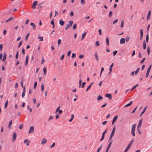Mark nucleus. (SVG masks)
<instances>
[{
	"mask_svg": "<svg viewBox=\"0 0 152 152\" xmlns=\"http://www.w3.org/2000/svg\"><path fill=\"white\" fill-rule=\"evenodd\" d=\"M69 24H66L65 28V30H67L69 28H71L73 23V21L72 20H71L69 22Z\"/></svg>",
	"mask_w": 152,
	"mask_h": 152,
	"instance_id": "obj_1",
	"label": "nucleus"
},
{
	"mask_svg": "<svg viewBox=\"0 0 152 152\" xmlns=\"http://www.w3.org/2000/svg\"><path fill=\"white\" fill-rule=\"evenodd\" d=\"M152 65H150V66L148 67L147 70V71L146 75V77H148L149 73L150 72V70H151V68Z\"/></svg>",
	"mask_w": 152,
	"mask_h": 152,
	"instance_id": "obj_2",
	"label": "nucleus"
},
{
	"mask_svg": "<svg viewBox=\"0 0 152 152\" xmlns=\"http://www.w3.org/2000/svg\"><path fill=\"white\" fill-rule=\"evenodd\" d=\"M17 134L15 132H14L12 137V141H15L16 139Z\"/></svg>",
	"mask_w": 152,
	"mask_h": 152,
	"instance_id": "obj_3",
	"label": "nucleus"
},
{
	"mask_svg": "<svg viewBox=\"0 0 152 152\" xmlns=\"http://www.w3.org/2000/svg\"><path fill=\"white\" fill-rule=\"evenodd\" d=\"M37 1H34L32 6V7L33 9H34L35 8L36 6L37 5Z\"/></svg>",
	"mask_w": 152,
	"mask_h": 152,
	"instance_id": "obj_4",
	"label": "nucleus"
},
{
	"mask_svg": "<svg viewBox=\"0 0 152 152\" xmlns=\"http://www.w3.org/2000/svg\"><path fill=\"white\" fill-rule=\"evenodd\" d=\"M143 35V30L142 29H140V40H141L142 39Z\"/></svg>",
	"mask_w": 152,
	"mask_h": 152,
	"instance_id": "obj_5",
	"label": "nucleus"
},
{
	"mask_svg": "<svg viewBox=\"0 0 152 152\" xmlns=\"http://www.w3.org/2000/svg\"><path fill=\"white\" fill-rule=\"evenodd\" d=\"M34 132V128L33 126H31L30 127L29 133H33Z\"/></svg>",
	"mask_w": 152,
	"mask_h": 152,
	"instance_id": "obj_6",
	"label": "nucleus"
},
{
	"mask_svg": "<svg viewBox=\"0 0 152 152\" xmlns=\"http://www.w3.org/2000/svg\"><path fill=\"white\" fill-rule=\"evenodd\" d=\"M105 96L106 97L108 98L110 100H111L112 98V96L110 94H105Z\"/></svg>",
	"mask_w": 152,
	"mask_h": 152,
	"instance_id": "obj_7",
	"label": "nucleus"
},
{
	"mask_svg": "<svg viewBox=\"0 0 152 152\" xmlns=\"http://www.w3.org/2000/svg\"><path fill=\"white\" fill-rule=\"evenodd\" d=\"M125 39L124 38H122L120 40V43L121 44H123L125 43Z\"/></svg>",
	"mask_w": 152,
	"mask_h": 152,
	"instance_id": "obj_8",
	"label": "nucleus"
},
{
	"mask_svg": "<svg viewBox=\"0 0 152 152\" xmlns=\"http://www.w3.org/2000/svg\"><path fill=\"white\" fill-rule=\"evenodd\" d=\"M143 49L145 50L146 48V43L145 41L144 40L143 41Z\"/></svg>",
	"mask_w": 152,
	"mask_h": 152,
	"instance_id": "obj_9",
	"label": "nucleus"
},
{
	"mask_svg": "<svg viewBox=\"0 0 152 152\" xmlns=\"http://www.w3.org/2000/svg\"><path fill=\"white\" fill-rule=\"evenodd\" d=\"M147 107H148V106H146L144 108L143 110L141 113V114H140V117H141V116L145 112V111H146V109H147Z\"/></svg>",
	"mask_w": 152,
	"mask_h": 152,
	"instance_id": "obj_10",
	"label": "nucleus"
},
{
	"mask_svg": "<svg viewBox=\"0 0 152 152\" xmlns=\"http://www.w3.org/2000/svg\"><path fill=\"white\" fill-rule=\"evenodd\" d=\"M151 10H150L149 11L148 13V15H147V20H148L150 17V16L151 15Z\"/></svg>",
	"mask_w": 152,
	"mask_h": 152,
	"instance_id": "obj_11",
	"label": "nucleus"
},
{
	"mask_svg": "<svg viewBox=\"0 0 152 152\" xmlns=\"http://www.w3.org/2000/svg\"><path fill=\"white\" fill-rule=\"evenodd\" d=\"M23 143L24 144L26 143V145L27 146H28L29 145L30 142H29L28 140L27 139H25Z\"/></svg>",
	"mask_w": 152,
	"mask_h": 152,
	"instance_id": "obj_12",
	"label": "nucleus"
},
{
	"mask_svg": "<svg viewBox=\"0 0 152 152\" xmlns=\"http://www.w3.org/2000/svg\"><path fill=\"white\" fill-rule=\"evenodd\" d=\"M47 141V140L45 138H44L42 139L41 141V144L42 145L45 144L46 143Z\"/></svg>",
	"mask_w": 152,
	"mask_h": 152,
	"instance_id": "obj_13",
	"label": "nucleus"
},
{
	"mask_svg": "<svg viewBox=\"0 0 152 152\" xmlns=\"http://www.w3.org/2000/svg\"><path fill=\"white\" fill-rule=\"evenodd\" d=\"M142 119H140L139 122L138 124V125L137 126V127L139 128L142 125Z\"/></svg>",
	"mask_w": 152,
	"mask_h": 152,
	"instance_id": "obj_14",
	"label": "nucleus"
},
{
	"mask_svg": "<svg viewBox=\"0 0 152 152\" xmlns=\"http://www.w3.org/2000/svg\"><path fill=\"white\" fill-rule=\"evenodd\" d=\"M113 63L110 66V68H109V71H110V72L109 73V74H110L111 72V71H112V67H113Z\"/></svg>",
	"mask_w": 152,
	"mask_h": 152,
	"instance_id": "obj_15",
	"label": "nucleus"
},
{
	"mask_svg": "<svg viewBox=\"0 0 152 152\" xmlns=\"http://www.w3.org/2000/svg\"><path fill=\"white\" fill-rule=\"evenodd\" d=\"M115 126L113 129L112 132L111 134L114 135L115 134Z\"/></svg>",
	"mask_w": 152,
	"mask_h": 152,
	"instance_id": "obj_16",
	"label": "nucleus"
},
{
	"mask_svg": "<svg viewBox=\"0 0 152 152\" xmlns=\"http://www.w3.org/2000/svg\"><path fill=\"white\" fill-rule=\"evenodd\" d=\"M14 19V18L13 17H11L10 18H9L6 21H5V23L8 22L12 20H13Z\"/></svg>",
	"mask_w": 152,
	"mask_h": 152,
	"instance_id": "obj_17",
	"label": "nucleus"
},
{
	"mask_svg": "<svg viewBox=\"0 0 152 152\" xmlns=\"http://www.w3.org/2000/svg\"><path fill=\"white\" fill-rule=\"evenodd\" d=\"M59 23L60 25L63 26L64 24V21H63L62 20H61L59 21Z\"/></svg>",
	"mask_w": 152,
	"mask_h": 152,
	"instance_id": "obj_18",
	"label": "nucleus"
},
{
	"mask_svg": "<svg viewBox=\"0 0 152 152\" xmlns=\"http://www.w3.org/2000/svg\"><path fill=\"white\" fill-rule=\"evenodd\" d=\"M28 55H27L26 57V61H25V65L26 66H27L28 64Z\"/></svg>",
	"mask_w": 152,
	"mask_h": 152,
	"instance_id": "obj_19",
	"label": "nucleus"
},
{
	"mask_svg": "<svg viewBox=\"0 0 152 152\" xmlns=\"http://www.w3.org/2000/svg\"><path fill=\"white\" fill-rule=\"evenodd\" d=\"M31 25L32 26L33 28V29L34 30H35L36 28V26L35 24L33 23H31Z\"/></svg>",
	"mask_w": 152,
	"mask_h": 152,
	"instance_id": "obj_20",
	"label": "nucleus"
},
{
	"mask_svg": "<svg viewBox=\"0 0 152 152\" xmlns=\"http://www.w3.org/2000/svg\"><path fill=\"white\" fill-rule=\"evenodd\" d=\"M6 58V53H4V57H3V58L2 59V61L3 62L5 60Z\"/></svg>",
	"mask_w": 152,
	"mask_h": 152,
	"instance_id": "obj_21",
	"label": "nucleus"
},
{
	"mask_svg": "<svg viewBox=\"0 0 152 152\" xmlns=\"http://www.w3.org/2000/svg\"><path fill=\"white\" fill-rule=\"evenodd\" d=\"M132 103V101H131L130 102V103L129 104H127L126 105L124 106V107H126L128 106H129L131 105Z\"/></svg>",
	"mask_w": 152,
	"mask_h": 152,
	"instance_id": "obj_22",
	"label": "nucleus"
},
{
	"mask_svg": "<svg viewBox=\"0 0 152 152\" xmlns=\"http://www.w3.org/2000/svg\"><path fill=\"white\" fill-rule=\"evenodd\" d=\"M86 34V32H85L84 33H83L82 35V37L81 38V40H83V39L85 37Z\"/></svg>",
	"mask_w": 152,
	"mask_h": 152,
	"instance_id": "obj_23",
	"label": "nucleus"
},
{
	"mask_svg": "<svg viewBox=\"0 0 152 152\" xmlns=\"http://www.w3.org/2000/svg\"><path fill=\"white\" fill-rule=\"evenodd\" d=\"M12 124V121L11 120L10 121V122L9 123V125L8 126V127L9 129L11 127Z\"/></svg>",
	"mask_w": 152,
	"mask_h": 152,
	"instance_id": "obj_24",
	"label": "nucleus"
},
{
	"mask_svg": "<svg viewBox=\"0 0 152 152\" xmlns=\"http://www.w3.org/2000/svg\"><path fill=\"white\" fill-rule=\"evenodd\" d=\"M8 100H7L5 102L4 107L5 108H6L8 106Z\"/></svg>",
	"mask_w": 152,
	"mask_h": 152,
	"instance_id": "obj_25",
	"label": "nucleus"
},
{
	"mask_svg": "<svg viewBox=\"0 0 152 152\" xmlns=\"http://www.w3.org/2000/svg\"><path fill=\"white\" fill-rule=\"evenodd\" d=\"M130 146L128 145L126 149H125L124 152H127L128 150L129 149L130 147Z\"/></svg>",
	"mask_w": 152,
	"mask_h": 152,
	"instance_id": "obj_26",
	"label": "nucleus"
},
{
	"mask_svg": "<svg viewBox=\"0 0 152 152\" xmlns=\"http://www.w3.org/2000/svg\"><path fill=\"white\" fill-rule=\"evenodd\" d=\"M44 86L43 84H42L41 85V90L42 91H43L44 90Z\"/></svg>",
	"mask_w": 152,
	"mask_h": 152,
	"instance_id": "obj_27",
	"label": "nucleus"
},
{
	"mask_svg": "<svg viewBox=\"0 0 152 152\" xmlns=\"http://www.w3.org/2000/svg\"><path fill=\"white\" fill-rule=\"evenodd\" d=\"M136 124H134L132 125V130H135V128L136 127Z\"/></svg>",
	"mask_w": 152,
	"mask_h": 152,
	"instance_id": "obj_28",
	"label": "nucleus"
},
{
	"mask_svg": "<svg viewBox=\"0 0 152 152\" xmlns=\"http://www.w3.org/2000/svg\"><path fill=\"white\" fill-rule=\"evenodd\" d=\"M43 71L44 72V74L45 75L47 72V69L45 67H44L43 69Z\"/></svg>",
	"mask_w": 152,
	"mask_h": 152,
	"instance_id": "obj_29",
	"label": "nucleus"
},
{
	"mask_svg": "<svg viewBox=\"0 0 152 152\" xmlns=\"http://www.w3.org/2000/svg\"><path fill=\"white\" fill-rule=\"evenodd\" d=\"M106 42L107 45H109V38L108 37H107L106 38Z\"/></svg>",
	"mask_w": 152,
	"mask_h": 152,
	"instance_id": "obj_30",
	"label": "nucleus"
},
{
	"mask_svg": "<svg viewBox=\"0 0 152 152\" xmlns=\"http://www.w3.org/2000/svg\"><path fill=\"white\" fill-rule=\"evenodd\" d=\"M102 97L100 95H99L97 97V99L98 100H100L102 99Z\"/></svg>",
	"mask_w": 152,
	"mask_h": 152,
	"instance_id": "obj_31",
	"label": "nucleus"
},
{
	"mask_svg": "<svg viewBox=\"0 0 152 152\" xmlns=\"http://www.w3.org/2000/svg\"><path fill=\"white\" fill-rule=\"evenodd\" d=\"M147 52L148 53V55H149V54H150V47L149 46H148Z\"/></svg>",
	"mask_w": 152,
	"mask_h": 152,
	"instance_id": "obj_32",
	"label": "nucleus"
},
{
	"mask_svg": "<svg viewBox=\"0 0 152 152\" xmlns=\"http://www.w3.org/2000/svg\"><path fill=\"white\" fill-rule=\"evenodd\" d=\"M148 39H149V35H148V34L146 35V41H145V42L146 41V42H148Z\"/></svg>",
	"mask_w": 152,
	"mask_h": 152,
	"instance_id": "obj_33",
	"label": "nucleus"
},
{
	"mask_svg": "<svg viewBox=\"0 0 152 152\" xmlns=\"http://www.w3.org/2000/svg\"><path fill=\"white\" fill-rule=\"evenodd\" d=\"M118 117V115L115 116L114 117L113 121H114L115 122L116 121V120L117 119Z\"/></svg>",
	"mask_w": 152,
	"mask_h": 152,
	"instance_id": "obj_34",
	"label": "nucleus"
},
{
	"mask_svg": "<svg viewBox=\"0 0 152 152\" xmlns=\"http://www.w3.org/2000/svg\"><path fill=\"white\" fill-rule=\"evenodd\" d=\"M134 141V139H132L130 141L129 144H128V145L131 146L132 143Z\"/></svg>",
	"mask_w": 152,
	"mask_h": 152,
	"instance_id": "obj_35",
	"label": "nucleus"
},
{
	"mask_svg": "<svg viewBox=\"0 0 152 152\" xmlns=\"http://www.w3.org/2000/svg\"><path fill=\"white\" fill-rule=\"evenodd\" d=\"M97 52H96L95 54V57L97 61L98 60V57L97 55Z\"/></svg>",
	"mask_w": 152,
	"mask_h": 152,
	"instance_id": "obj_36",
	"label": "nucleus"
},
{
	"mask_svg": "<svg viewBox=\"0 0 152 152\" xmlns=\"http://www.w3.org/2000/svg\"><path fill=\"white\" fill-rule=\"evenodd\" d=\"M137 132H138V133L140 134H141V131H140V128H139L137 127Z\"/></svg>",
	"mask_w": 152,
	"mask_h": 152,
	"instance_id": "obj_37",
	"label": "nucleus"
},
{
	"mask_svg": "<svg viewBox=\"0 0 152 152\" xmlns=\"http://www.w3.org/2000/svg\"><path fill=\"white\" fill-rule=\"evenodd\" d=\"M61 39H58V46H59V45L61 44Z\"/></svg>",
	"mask_w": 152,
	"mask_h": 152,
	"instance_id": "obj_38",
	"label": "nucleus"
},
{
	"mask_svg": "<svg viewBox=\"0 0 152 152\" xmlns=\"http://www.w3.org/2000/svg\"><path fill=\"white\" fill-rule=\"evenodd\" d=\"M112 141H111L108 144V146L107 148H108L109 149L110 147L111 146V145L112 143Z\"/></svg>",
	"mask_w": 152,
	"mask_h": 152,
	"instance_id": "obj_39",
	"label": "nucleus"
},
{
	"mask_svg": "<svg viewBox=\"0 0 152 152\" xmlns=\"http://www.w3.org/2000/svg\"><path fill=\"white\" fill-rule=\"evenodd\" d=\"M130 39V37L129 36H126V42H128Z\"/></svg>",
	"mask_w": 152,
	"mask_h": 152,
	"instance_id": "obj_40",
	"label": "nucleus"
},
{
	"mask_svg": "<svg viewBox=\"0 0 152 152\" xmlns=\"http://www.w3.org/2000/svg\"><path fill=\"white\" fill-rule=\"evenodd\" d=\"M18 51H17L16 54L15 56V58L16 59H17L18 58Z\"/></svg>",
	"mask_w": 152,
	"mask_h": 152,
	"instance_id": "obj_41",
	"label": "nucleus"
},
{
	"mask_svg": "<svg viewBox=\"0 0 152 152\" xmlns=\"http://www.w3.org/2000/svg\"><path fill=\"white\" fill-rule=\"evenodd\" d=\"M138 85V84H137L135 86L133 87L132 89L130 90V91L132 90H133L134 89L137 87Z\"/></svg>",
	"mask_w": 152,
	"mask_h": 152,
	"instance_id": "obj_42",
	"label": "nucleus"
},
{
	"mask_svg": "<svg viewBox=\"0 0 152 152\" xmlns=\"http://www.w3.org/2000/svg\"><path fill=\"white\" fill-rule=\"evenodd\" d=\"M37 85V82L36 81H35L34 83V89H35L36 88V87Z\"/></svg>",
	"mask_w": 152,
	"mask_h": 152,
	"instance_id": "obj_43",
	"label": "nucleus"
},
{
	"mask_svg": "<svg viewBox=\"0 0 152 152\" xmlns=\"http://www.w3.org/2000/svg\"><path fill=\"white\" fill-rule=\"evenodd\" d=\"M124 21L123 20H122L121 23V28H122L123 27L124 24Z\"/></svg>",
	"mask_w": 152,
	"mask_h": 152,
	"instance_id": "obj_44",
	"label": "nucleus"
},
{
	"mask_svg": "<svg viewBox=\"0 0 152 152\" xmlns=\"http://www.w3.org/2000/svg\"><path fill=\"white\" fill-rule=\"evenodd\" d=\"M134 131H135V130H131V133H132V135L133 136H134L135 135V134L134 133Z\"/></svg>",
	"mask_w": 152,
	"mask_h": 152,
	"instance_id": "obj_45",
	"label": "nucleus"
},
{
	"mask_svg": "<svg viewBox=\"0 0 152 152\" xmlns=\"http://www.w3.org/2000/svg\"><path fill=\"white\" fill-rule=\"evenodd\" d=\"M104 70V67H102L101 68V72H100V77H101V75H102V72Z\"/></svg>",
	"mask_w": 152,
	"mask_h": 152,
	"instance_id": "obj_46",
	"label": "nucleus"
},
{
	"mask_svg": "<svg viewBox=\"0 0 152 152\" xmlns=\"http://www.w3.org/2000/svg\"><path fill=\"white\" fill-rule=\"evenodd\" d=\"M86 84L85 82H83L82 83L81 88H83Z\"/></svg>",
	"mask_w": 152,
	"mask_h": 152,
	"instance_id": "obj_47",
	"label": "nucleus"
},
{
	"mask_svg": "<svg viewBox=\"0 0 152 152\" xmlns=\"http://www.w3.org/2000/svg\"><path fill=\"white\" fill-rule=\"evenodd\" d=\"M38 39H40V40H39L40 41H43V37H38Z\"/></svg>",
	"mask_w": 152,
	"mask_h": 152,
	"instance_id": "obj_48",
	"label": "nucleus"
},
{
	"mask_svg": "<svg viewBox=\"0 0 152 152\" xmlns=\"http://www.w3.org/2000/svg\"><path fill=\"white\" fill-rule=\"evenodd\" d=\"M77 27V25L76 24H74L73 26V29H75Z\"/></svg>",
	"mask_w": 152,
	"mask_h": 152,
	"instance_id": "obj_49",
	"label": "nucleus"
},
{
	"mask_svg": "<svg viewBox=\"0 0 152 152\" xmlns=\"http://www.w3.org/2000/svg\"><path fill=\"white\" fill-rule=\"evenodd\" d=\"M82 82V80L81 79H80L79 80V87L80 88L81 86V83Z\"/></svg>",
	"mask_w": 152,
	"mask_h": 152,
	"instance_id": "obj_50",
	"label": "nucleus"
},
{
	"mask_svg": "<svg viewBox=\"0 0 152 152\" xmlns=\"http://www.w3.org/2000/svg\"><path fill=\"white\" fill-rule=\"evenodd\" d=\"M22 52L23 55H24L25 54V50L23 48H22Z\"/></svg>",
	"mask_w": 152,
	"mask_h": 152,
	"instance_id": "obj_51",
	"label": "nucleus"
},
{
	"mask_svg": "<svg viewBox=\"0 0 152 152\" xmlns=\"http://www.w3.org/2000/svg\"><path fill=\"white\" fill-rule=\"evenodd\" d=\"M24 80H21L20 81V84L22 87H24L23 86V83Z\"/></svg>",
	"mask_w": 152,
	"mask_h": 152,
	"instance_id": "obj_52",
	"label": "nucleus"
},
{
	"mask_svg": "<svg viewBox=\"0 0 152 152\" xmlns=\"http://www.w3.org/2000/svg\"><path fill=\"white\" fill-rule=\"evenodd\" d=\"M117 53V51L115 50V51H114L113 52V56H115L116 55V54Z\"/></svg>",
	"mask_w": 152,
	"mask_h": 152,
	"instance_id": "obj_53",
	"label": "nucleus"
},
{
	"mask_svg": "<svg viewBox=\"0 0 152 152\" xmlns=\"http://www.w3.org/2000/svg\"><path fill=\"white\" fill-rule=\"evenodd\" d=\"M95 45L97 46H99V41H97L95 42Z\"/></svg>",
	"mask_w": 152,
	"mask_h": 152,
	"instance_id": "obj_54",
	"label": "nucleus"
},
{
	"mask_svg": "<svg viewBox=\"0 0 152 152\" xmlns=\"http://www.w3.org/2000/svg\"><path fill=\"white\" fill-rule=\"evenodd\" d=\"M80 2L81 4H84L85 3V1L84 0H81Z\"/></svg>",
	"mask_w": 152,
	"mask_h": 152,
	"instance_id": "obj_55",
	"label": "nucleus"
},
{
	"mask_svg": "<svg viewBox=\"0 0 152 152\" xmlns=\"http://www.w3.org/2000/svg\"><path fill=\"white\" fill-rule=\"evenodd\" d=\"M91 86L90 85H89L87 88L86 91L87 92L91 88Z\"/></svg>",
	"mask_w": 152,
	"mask_h": 152,
	"instance_id": "obj_56",
	"label": "nucleus"
},
{
	"mask_svg": "<svg viewBox=\"0 0 152 152\" xmlns=\"http://www.w3.org/2000/svg\"><path fill=\"white\" fill-rule=\"evenodd\" d=\"M22 41H21L19 43L18 45V48H19L20 46H21V45L22 44Z\"/></svg>",
	"mask_w": 152,
	"mask_h": 152,
	"instance_id": "obj_57",
	"label": "nucleus"
},
{
	"mask_svg": "<svg viewBox=\"0 0 152 152\" xmlns=\"http://www.w3.org/2000/svg\"><path fill=\"white\" fill-rule=\"evenodd\" d=\"M102 147V145L99 148L97 149V152H99L100 150H101Z\"/></svg>",
	"mask_w": 152,
	"mask_h": 152,
	"instance_id": "obj_58",
	"label": "nucleus"
},
{
	"mask_svg": "<svg viewBox=\"0 0 152 152\" xmlns=\"http://www.w3.org/2000/svg\"><path fill=\"white\" fill-rule=\"evenodd\" d=\"M145 58H143V59H142V60L140 61V63L141 64H142V63H143L144 62V61H145Z\"/></svg>",
	"mask_w": 152,
	"mask_h": 152,
	"instance_id": "obj_59",
	"label": "nucleus"
},
{
	"mask_svg": "<svg viewBox=\"0 0 152 152\" xmlns=\"http://www.w3.org/2000/svg\"><path fill=\"white\" fill-rule=\"evenodd\" d=\"M29 33H28L26 35V38H25V40L26 41L28 39V37L29 36Z\"/></svg>",
	"mask_w": 152,
	"mask_h": 152,
	"instance_id": "obj_60",
	"label": "nucleus"
},
{
	"mask_svg": "<svg viewBox=\"0 0 152 152\" xmlns=\"http://www.w3.org/2000/svg\"><path fill=\"white\" fill-rule=\"evenodd\" d=\"M23 124H21L20 125V126H19V128L20 129H22L23 127Z\"/></svg>",
	"mask_w": 152,
	"mask_h": 152,
	"instance_id": "obj_61",
	"label": "nucleus"
},
{
	"mask_svg": "<svg viewBox=\"0 0 152 152\" xmlns=\"http://www.w3.org/2000/svg\"><path fill=\"white\" fill-rule=\"evenodd\" d=\"M113 14L112 12V11L110 12L109 14V17H110Z\"/></svg>",
	"mask_w": 152,
	"mask_h": 152,
	"instance_id": "obj_62",
	"label": "nucleus"
},
{
	"mask_svg": "<svg viewBox=\"0 0 152 152\" xmlns=\"http://www.w3.org/2000/svg\"><path fill=\"white\" fill-rule=\"evenodd\" d=\"M76 56V54L75 53H73L72 54V56H71V58H72L73 57H75Z\"/></svg>",
	"mask_w": 152,
	"mask_h": 152,
	"instance_id": "obj_63",
	"label": "nucleus"
},
{
	"mask_svg": "<svg viewBox=\"0 0 152 152\" xmlns=\"http://www.w3.org/2000/svg\"><path fill=\"white\" fill-rule=\"evenodd\" d=\"M58 12L57 11L55 10V15H54V17L56 16V15H58Z\"/></svg>",
	"mask_w": 152,
	"mask_h": 152,
	"instance_id": "obj_64",
	"label": "nucleus"
}]
</instances>
